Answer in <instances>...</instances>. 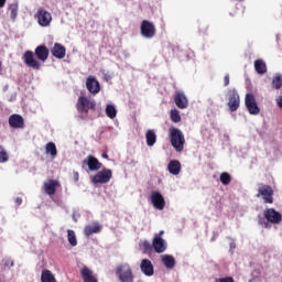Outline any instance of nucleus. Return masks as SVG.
Returning a JSON list of instances; mask_svg holds the SVG:
<instances>
[{"label": "nucleus", "mask_w": 282, "mask_h": 282, "mask_svg": "<svg viewBox=\"0 0 282 282\" xmlns=\"http://www.w3.org/2000/svg\"><path fill=\"white\" fill-rule=\"evenodd\" d=\"M7 89H8V86H6L3 90L6 91Z\"/></svg>", "instance_id": "3c124183"}, {"label": "nucleus", "mask_w": 282, "mask_h": 282, "mask_svg": "<svg viewBox=\"0 0 282 282\" xmlns=\"http://www.w3.org/2000/svg\"><path fill=\"white\" fill-rule=\"evenodd\" d=\"M35 19L37 20L39 25L42 28L50 26L53 21L52 13H50V11H46V9H37Z\"/></svg>", "instance_id": "423d86ee"}, {"label": "nucleus", "mask_w": 282, "mask_h": 282, "mask_svg": "<svg viewBox=\"0 0 282 282\" xmlns=\"http://www.w3.org/2000/svg\"><path fill=\"white\" fill-rule=\"evenodd\" d=\"M227 106L229 111L235 112L239 109L240 107V96L236 89H230L227 93Z\"/></svg>", "instance_id": "39448f33"}, {"label": "nucleus", "mask_w": 282, "mask_h": 282, "mask_svg": "<svg viewBox=\"0 0 282 282\" xmlns=\"http://www.w3.org/2000/svg\"><path fill=\"white\" fill-rule=\"evenodd\" d=\"M42 282H56L55 276L50 270H44L41 276Z\"/></svg>", "instance_id": "c85d7f7f"}, {"label": "nucleus", "mask_w": 282, "mask_h": 282, "mask_svg": "<svg viewBox=\"0 0 282 282\" xmlns=\"http://www.w3.org/2000/svg\"><path fill=\"white\" fill-rule=\"evenodd\" d=\"M96 102L90 101L87 97H80L77 102V109L80 113H88L89 109H95Z\"/></svg>", "instance_id": "f8f14e48"}, {"label": "nucleus", "mask_w": 282, "mask_h": 282, "mask_svg": "<svg viewBox=\"0 0 282 282\" xmlns=\"http://www.w3.org/2000/svg\"><path fill=\"white\" fill-rule=\"evenodd\" d=\"M245 107L249 115L258 116L260 113V108L257 100L252 94H247L245 97Z\"/></svg>", "instance_id": "0eeeda50"}, {"label": "nucleus", "mask_w": 282, "mask_h": 282, "mask_svg": "<svg viewBox=\"0 0 282 282\" xmlns=\"http://www.w3.org/2000/svg\"><path fill=\"white\" fill-rule=\"evenodd\" d=\"M67 234H68L67 238H68L69 243L73 247H76L78 245V242H77V238H76L75 231L74 230H68Z\"/></svg>", "instance_id": "f704fd0d"}, {"label": "nucleus", "mask_w": 282, "mask_h": 282, "mask_svg": "<svg viewBox=\"0 0 282 282\" xmlns=\"http://www.w3.org/2000/svg\"><path fill=\"white\" fill-rule=\"evenodd\" d=\"M150 204L154 206V209L163 210L165 208L166 202L160 192L154 191L152 194H150Z\"/></svg>", "instance_id": "1a4fd4ad"}, {"label": "nucleus", "mask_w": 282, "mask_h": 282, "mask_svg": "<svg viewBox=\"0 0 282 282\" xmlns=\"http://www.w3.org/2000/svg\"><path fill=\"white\" fill-rule=\"evenodd\" d=\"M167 172L172 175H178L182 172V164L177 160L170 161V164H167Z\"/></svg>", "instance_id": "aec40b11"}, {"label": "nucleus", "mask_w": 282, "mask_h": 282, "mask_svg": "<svg viewBox=\"0 0 282 282\" xmlns=\"http://www.w3.org/2000/svg\"><path fill=\"white\" fill-rule=\"evenodd\" d=\"M137 282H144L143 280H139V281H137Z\"/></svg>", "instance_id": "603ef678"}, {"label": "nucleus", "mask_w": 282, "mask_h": 282, "mask_svg": "<svg viewBox=\"0 0 282 282\" xmlns=\"http://www.w3.org/2000/svg\"><path fill=\"white\" fill-rule=\"evenodd\" d=\"M271 88L273 90L282 89V73H275L271 79Z\"/></svg>", "instance_id": "b1692460"}, {"label": "nucleus", "mask_w": 282, "mask_h": 282, "mask_svg": "<svg viewBox=\"0 0 282 282\" xmlns=\"http://www.w3.org/2000/svg\"><path fill=\"white\" fill-rule=\"evenodd\" d=\"M9 11H10L11 20L13 22H15L18 13H19V4H18V2H13L12 4H9Z\"/></svg>", "instance_id": "cd10ccee"}, {"label": "nucleus", "mask_w": 282, "mask_h": 282, "mask_svg": "<svg viewBox=\"0 0 282 282\" xmlns=\"http://www.w3.org/2000/svg\"><path fill=\"white\" fill-rule=\"evenodd\" d=\"M9 124L13 129H23L24 128V119L20 115H12L9 118Z\"/></svg>", "instance_id": "f3484780"}, {"label": "nucleus", "mask_w": 282, "mask_h": 282, "mask_svg": "<svg viewBox=\"0 0 282 282\" xmlns=\"http://www.w3.org/2000/svg\"><path fill=\"white\" fill-rule=\"evenodd\" d=\"M74 178H75L76 182L79 181V174H78V172H74Z\"/></svg>", "instance_id": "37998d69"}, {"label": "nucleus", "mask_w": 282, "mask_h": 282, "mask_svg": "<svg viewBox=\"0 0 282 282\" xmlns=\"http://www.w3.org/2000/svg\"><path fill=\"white\" fill-rule=\"evenodd\" d=\"M170 119H172V122H174V123L181 122L182 118L180 116L178 110L174 109V110L170 111Z\"/></svg>", "instance_id": "473e14b6"}, {"label": "nucleus", "mask_w": 282, "mask_h": 282, "mask_svg": "<svg viewBox=\"0 0 282 282\" xmlns=\"http://www.w3.org/2000/svg\"><path fill=\"white\" fill-rule=\"evenodd\" d=\"M117 109L113 105H106V116L110 119H115L117 117Z\"/></svg>", "instance_id": "7c9ffc66"}, {"label": "nucleus", "mask_w": 282, "mask_h": 282, "mask_svg": "<svg viewBox=\"0 0 282 282\" xmlns=\"http://www.w3.org/2000/svg\"><path fill=\"white\" fill-rule=\"evenodd\" d=\"M9 161V155L3 147L0 145V163H6Z\"/></svg>", "instance_id": "c9c22d12"}, {"label": "nucleus", "mask_w": 282, "mask_h": 282, "mask_svg": "<svg viewBox=\"0 0 282 282\" xmlns=\"http://www.w3.org/2000/svg\"><path fill=\"white\" fill-rule=\"evenodd\" d=\"M274 191L270 185L259 184L257 198L262 197L265 204H273Z\"/></svg>", "instance_id": "20e7f679"}, {"label": "nucleus", "mask_w": 282, "mask_h": 282, "mask_svg": "<svg viewBox=\"0 0 282 282\" xmlns=\"http://www.w3.org/2000/svg\"><path fill=\"white\" fill-rule=\"evenodd\" d=\"M7 265H10V263H9V262H7Z\"/></svg>", "instance_id": "5fc2aeb1"}, {"label": "nucleus", "mask_w": 282, "mask_h": 282, "mask_svg": "<svg viewBox=\"0 0 282 282\" xmlns=\"http://www.w3.org/2000/svg\"><path fill=\"white\" fill-rule=\"evenodd\" d=\"M162 235H164V231H163V230L159 231V234H156V235H154V236H159V237L162 238Z\"/></svg>", "instance_id": "49530a36"}, {"label": "nucleus", "mask_w": 282, "mask_h": 282, "mask_svg": "<svg viewBox=\"0 0 282 282\" xmlns=\"http://www.w3.org/2000/svg\"><path fill=\"white\" fill-rule=\"evenodd\" d=\"M101 229H102L101 226L98 223H96L94 225L87 226L84 230V234L86 237H89L94 234H99Z\"/></svg>", "instance_id": "a878e982"}, {"label": "nucleus", "mask_w": 282, "mask_h": 282, "mask_svg": "<svg viewBox=\"0 0 282 282\" xmlns=\"http://www.w3.org/2000/svg\"><path fill=\"white\" fill-rule=\"evenodd\" d=\"M52 54L54 57L63 59L66 56V48L65 46H63V44H58V42H56V44L52 48Z\"/></svg>", "instance_id": "6ab92c4d"}, {"label": "nucleus", "mask_w": 282, "mask_h": 282, "mask_svg": "<svg viewBox=\"0 0 282 282\" xmlns=\"http://www.w3.org/2000/svg\"><path fill=\"white\" fill-rule=\"evenodd\" d=\"M155 33L156 31L153 22H149V20H143V22H141V36L144 39H153Z\"/></svg>", "instance_id": "9d476101"}, {"label": "nucleus", "mask_w": 282, "mask_h": 282, "mask_svg": "<svg viewBox=\"0 0 282 282\" xmlns=\"http://www.w3.org/2000/svg\"><path fill=\"white\" fill-rule=\"evenodd\" d=\"M174 104H176L178 109H186L188 107V100L183 93H178L174 96Z\"/></svg>", "instance_id": "a211bd4d"}, {"label": "nucleus", "mask_w": 282, "mask_h": 282, "mask_svg": "<svg viewBox=\"0 0 282 282\" xmlns=\"http://www.w3.org/2000/svg\"><path fill=\"white\" fill-rule=\"evenodd\" d=\"M282 214L276 212L274 208H268L263 212V217L258 216V225L265 229H271L272 225L281 224Z\"/></svg>", "instance_id": "f257e3e1"}, {"label": "nucleus", "mask_w": 282, "mask_h": 282, "mask_svg": "<svg viewBox=\"0 0 282 282\" xmlns=\"http://www.w3.org/2000/svg\"><path fill=\"white\" fill-rule=\"evenodd\" d=\"M79 217H80L79 214H76V213L73 214V219H74L75 223L78 221V218H79Z\"/></svg>", "instance_id": "79ce46f5"}, {"label": "nucleus", "mask_w": 282, "mask_h": 282, "mask_svg": "<svg viewBox=\"0 0 282 282\" xmlns=\"http://www.w3.org/2000/svg\"><path fill=\"white\" fill-rule=\"evenodd\" d=\"M7 265H10V263H9V262H7Z\"/></svg>", "instance_id": "864d4df0"}, {"label": "nucleus", "mask_w": 282, "mask_h": 282, "mask_svg": "<svg viewBox=\"0 0 282 282\" xmlns=\"http://www.w3.org/2000/svg\"><path fill=\"white\" fill-rule=\"evenodd\" d=\"M170 142L176 152H182L184 150L185 137L183 132L177 128L170 129Z\"/></svg>", "instance_id": "7ed1b4c3"}, {"label": "nucleus", "mask_w": 282, "mask_h": 282, "mask_svg": "<svg viewBox=\"0 0 282 282\" xmlns=\"http://www.w3.org/2000/svg\"><path fill=\"white\" fill-rule=\"evenodd\" d=\"M101 158L109 159V156H108V154L106 152H104V154H101Z\"/></svg>", "instance_id": "de8ad7c7"}, {"label": "nucleus", "mask_w": 282, "mask_h": 282, "mask_svg": "<svg viewBox=\"0 0 282 282\" xmlns=\"http://www.w3.org/2000/svg\"><path fill=\"white\" fill-rule=\"evenodd\" d=\"M13 265H14V263H13V261H11V262H10V267H13Z\"/></svg>", "instance_id": "09e8293b"}, {"label": "nucleus", "mask_w": 282, "mask_h": 282, "mask_svg": "<svg viewBox=\"0 0 282 282\" xmlns=\"http://www.w3.org/2000/svg\"><path fill=\"white\" fill-rule=\"evenodd\" d=\"M215 282H235V280L234 278L226 276V278L215 279Z\"/></svg>", "instance_id": "e433bc0d"}, {"label": "nucleus", "mask_w": 282, "mask_h": 282, "mask_svg": "<svg viewBox=\"0 0 282 282\" xmlns=\"http://www.w3.org/2000/svg\"><path fill=\"white\" fill-rule=\"evenodd\" d=\"M141 272L145 274V276L154 275V267L153 263L149 259L141 260Z\"/></svg>", "instance_id": "dca6fc26"}, {"label": "nucleus", "mask_w": 282, "mask_h": 282, "mask_svg": "<svg viewBox=\"0 0 282 282\" xmlns=\"http://www.w3.org/2000/svg\"><path fill=\"white\" fill-rule=\"evenodd\" d=\"M22 58H23L24 64L28 67L33 68V69L41 68V64H40V62H37V59H35L33 51H25Z\"/></svg>", "instance_id": "ddd939ff"}, {"label": "nucleus", "mask_w": 282, "mask_h": 282, "mask_svg": "<svg viewBox=\"0 0 282 282\" xmlns=\"http://www.w3.org/2000/svg\"><path fill=\"white\" fill-rule=\"evenodd\" d=\"M88 167V172H97L102 167V164L93 155L87 156L83 162V169Z\"/></svg>", "instance_id": "9b49d317"}, {"label": "nucleus", "mask_w": 282, "mask_h": 282, "mask_svg": "<svg viewBox=\"0 0 282 282\" xmlns=\"http://www.w3.org/2000/svg\"><path fill=\"white\" fill-rule=\"evenodd\" d=\"M1 68H2V62H0V70H1Z\"/></svg>", "instance_id": "8fccbe9b"}, {"label": "nucleus", "mask_w": 282, "mask_h": 282, "mask_svg": "<svg viewBox=\"0 0 282 282\" xmlns=\"http://www.w3.org/2000/svg\"><path fill=\"white\" fill-rule=\"evenodd\" d=\"M152 248H153V246H151V243L148 240L143 241V249L145 251H150V250H152Z\"/></svg>", "instance_id": "4c0bfd02"}, {"label": "nucleus", "mask_w": 282, "mask_h": 282, "mask_svg": "<svg viewBox=\"0 0 282 282\" xmlns=\"http://www.w3.org/2000/svg\"><path fill=\"white\" fill-rule=\"evenodd\" d=\"M46 154L52 155L53 158L57 155V148L55 143L50 142L46 144Z\"/></svg>", "instance_id": "2f4dec72"}, {"label": "nucleus", "mask_w": 282, "mask_h": 282, "mask_svg": "<svg viewBox=\"0 0 282 282\" xmlns=\"http://www.w3.org/2000/svg\"><path fill=\"white\" fill-rule=\"evenodd\" d=\"M219 181L223 185L227 186L231 183V176L228 173H221L219 176Z\"/></svg>", "instance_id": "72a5a7b5"}, {"label": "nucleus", "mask_w": 282, "mask_h": 282, "mask_svg": "<svg viewBox=\"0 0 282 282\" xmlns=\"http://www.w3.org/2000/svg\"><path fill=\"white\" fill-rule=\"evenodd\" d=\"M152 248L154 249V252L163 253L166 251L167 243L162 237L154 236V240H152Z\"/></svg>", "instance_id": "2eb2a0df"}, {"label": "nucleus", "mask_w": 282, "mask_h": 282, "mask_svg": "<svg viewBox=\"0 0 282 282\" xmlns=\"http://www.w3.org/2000/svg\"><path fill=\"white\" fill-rule=\"evenodd\" d=\"M156 141H158V135L155 130H148V132H145V144L152 148L155 145Z\"/></svg>", "instance_id": "5701e85b"}, {"label": "nucleus", "mask_w": 282, "mask_h": 282, "mask_svg": "<svg viewBox=\"0 0 282 282\" xmlns=\"http://www.w3.org/2000/svg\"><path fill=\"white\" fill-rule=\"evenodd\" d=\"M230 84V75L224 76V86L227 87Z\"/></svg>", "instance_id": "58836bf2"}, {"label": "nucleus", "mask_w": 282, "mask_h": 282, "mask_svg": "<svg viewBox=\"0 0 282 282\" xmlns=\"http://www.w3.org/2000/svg\"><path fill=\"white\" fill-rule=\"evenodd\" d=\"M86 87L88 91L93 95H97L100 93V82H98L97 77H94V75H89L86 82Z\"/></svg>", "instance_id": "4468645a"}, {"label": "nucleus", "mask_w": 282, "mask_h": 282, "mask_svg": "<svg viewBox=\"0 0 282 282\" xmlns=\"http://www.w3.org/2000/svg\"><path fill=\"white\" fill-rule=\"evenodd\" d=\"M161 263L165 265V269L173 270L175 268L176 261L175 258L171 254H165L161 257Z\"/></svg>", "instance_id": "4be33fe9"}, {"label": "nucleus", "mask_w": 282, "mask_h": 282, "mask_svg": "<svg viewBox=\"0 0 282 282\" xmlns=\"http://www.w3.org/2000/svg\"><path fill=\"white\" fill-rule=\"evenodd\" d=\"M254 70L259 75H264L268 72L267 64L263 59H256L254 61Z\"/></svg>", "instance_id": "393cba45"}, {"label": "nucleus", "mask_w": 282, "mask_h": 282, "mask_svg": "<svg viewBox=\"0 0 282 282\" xmlns=\"http://www.w3.org/2000/svg\"><path fill=\"white\" fill-rule=\"evenodd\" d=\"M15 203H17V205L20 206V205L23 203V200H22V198L18 197V198L15 199Z\"/></svg>", "instance_id": "c03bdc74"}, {"label": "nucleus", "mask_w": 282, "mask_h": 282, "mask_svg": "<svg viewBox=\"0 0 282 282\" xmlns=\"http://www.w3.org/2000/svg\"><path fill=\"white\" fill-rule=\"evenodd\" d=\"M82 276L85 282H98V280L93 275V271H90L87 267L83 268Z\"/></svg>", "instance_id": "bb28decb"}, {"label": "nucleus", "mask_w": 282, "mask_h": 282, "mask_svg": "<svg viewBox=\"0 0 282 282\" xmlns=\"http://www.w3.org/2000/svg\"><path fill=\"white\" fill-rule=\"evenodd\" d=\"M112 178V171L104 169L99 171L91 180L94 184H107Z\"/></svg>", "instance_id": "6e6552de"}, {"label": "nucleus", "mask_w": 282, "mask_h": 282, "mask_svg": "<svg viewBox=\"0 0 282 282\" xmlns=\"http://www.w3.org/2000/svg\"><path fill=\"white\" fill-rule=\"evenodd\" d=\"M236 249V243L232 241L229 243V252L230 254H234V250Z\"/></svg>", "instance_id": "ea45409f"}, {"label": "nucleus", "mask_w": 282, "mask_h": 282, "mask_svg": "<svg viewBox=\"0 0 282 282\" xmlns=\"http://www.w3.org/2000/svg\"><path fill=\"white\" fill-rule=\"evenodd\" d=\"M276 106L282 110V96L276 98Z\"/></svg>", "instance_id": "a19ab883"}, {"label": "nucleus", "mask_w": 282, "mask_h": 282, "mask_svg": "<svg viewBox=\"0 0 282 282\" xmlns=\"http://www.w3.org/2000/svg\"><path fill=\"white\" fill-rule=\"evenodd\" d=\"M56 184L57 183L53 180L50 183H45L44 188H45L46 194L54 195L56 192Z\"/></svg>", "instance_id": "c756f323"}, {"label": "nucleus", "mask_w": 282, "mask_h": 282, "mask_svg": "<svg viewBox=\"0 0 282 282\" xmlns=\"http://www.w3.org/2000/svg\"><path fill=\"white\" fill-rule=\"evenodd\" d=\"M7 0H0V8H3L6 6Z\"/></svg>", "instance_id": "a18cd8bd"}, {"label": "nucleus", "mask_w": 282, "mask_h": 282, "mask_svg": "<svg viewBox=\"0 0 282 282\" xmlns=\"http://www.w3.org/2000/svg\"><path fill=\"white\" fill-rule=\"evenodd\" d=\"M35 55L36 57L42 61L45 62L48 58L50 55V51L46 46L41 45V46H36L35 48Z\"/></svg>", "instance_id": "412c9836"}, {"label": "nucleus", "mask_w": 282, "mask_h": 282, "mask_svg": "<svg viewBox=\"0 0 282 282\" xmlns=\"http://www.w3.org/2000/svg\"><path fill=\"white\" fill-rule=\"evenodd\" d=\"M115 274L119 282H134L135 275L129 263H121L115 269Z\"/></svg>", "instance_id": "f03ea898"}]
</instances>
